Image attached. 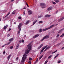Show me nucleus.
<instances>
[{"mask_svg": "<svg viewBox=\"0 0 64 64\" xmlns=\"http://www.w3.org/2000/svg\"><path fill=\"white\" fill-rule=\"evenodd\" d=\"M27 47L28 48V49L26 50L25 51V53L23 55L22 60V62H24L25 60L26 59V58H27V55L26 54H28V53H29V52L31 49V48H32L31 43H30L28 44Z\"/></svg>", "mask_w": 64, "mask_h": 64, "instance_id": "1", "label": "nucleus"}, {"mask_svg": "<svg viewBox=\"0 0 64 64\" xmlns=\"http://www.w3.org/2000/svg\"><path fill=\"white\" fill-rule=\"evenodd\" d=\"M22 24L20 23L19 24L18 26V28L19 29L18 34H20L21 29V27H22Z\"/></svg>", "mask_w": 64, "mask_h": 64, "instance_id": "2", "label": "nucleus"}, {"mask_svg": "<svg viewBox=\"0 0 64 64\" xmlns=\"http://www.w3.org/2000/svg\"><path fill=\"white\" fill-rule=\"evenodd\" d=\"M55 26V25L53 24L50 27H48V28H44L43 30V31H46V30H48V29H51V28H53L54 26Z\"/></svg>", "mask_w": 64, "mask_h": 64, "instance_id": "3", "label": "nucleus"}, {"mask_svg": "<svg viewBox=\"0 0 64 64\" xmlns=\"http://www.w3.org/2000/svg\"><path fill=\"white\" fill-rule=\"evenodd\" d=\"M40 5L42 8H44L46 5L44 3H41L40 4Z\"/></svg>", "mask_w": 64, "mask_h": 64, "instance_id": "4", "label": "nucleus"}, {"mask_svg": "<svg viewBox=\"0 0 64 64\" xmlns=\"http://www.w3.org/2000/svg\"><path fill=\"white\" fill-rule=\"evenodd\" d=\"M49 38V36L48 35H47L43 38L42 40V41H43V40H44V39H45L46 38Z\"/></svg>", "mask_w": 64, "mask_h": 64, "instance_id": "5", "label": "nucleus"}, {"mask_svg": "<svg viewBox=\"0 0 64 64\" xmlns=\"http://www.w3.org/2000/svg\"><path fill=\"white\" fill-rule=\"evenodd\" d=\"M63 19H64V17H62V18L58 19V22H60V21H61L62 20H63Z\"/></svg>", "mask_w": 64, "mask_h": 64, "instance_id": "6", "label": "nucleus"}, {"mask_svg": "<svg viewBox=\"0 0 64 64\" xmlns=\"http://www.w3.org/2000/svg\"><path fill=\"white\" fill-rule=\"evenodd\" d=\"M28 13L29 15H31L32 14V12L31 10H29L28 12Z\"/></svg>", "mask_w": 64, "mask_h": 64, "instance_id": "7", "label": "nucleus"}, {"mask_svg": "<svg viewBox=\"0 0 64 64\" xmlns=\"http://www.w3.org/2000/svg\"><path fill=\"white\" fill-rule=\"evenodd\" d=\"M43 44H41V45L39 46V47L38 48V50L40 49V48H41V47H42L43 46Z\"/></svg>", "mask_w": 64, "mask_h": 64, "instance_id": "8", "label": "nucleus"}, {"mask_svg": "<svg viewBox=\"0 0 64 64\" xmlns=\"http://www.w3.org/2000/svg\"><path fill=\"white\" fill-rule=\"evenodd\" d=\"M64 28H62V29H61L58 32V33H61V32H62L63 30H64Z\"/></svg>", "mask_w": 64, "mask_h": 64, "instance_id": "9", "label": "nucleus"}, {"mask_svg": "<svg viewBox=\"0 0 64 64\" xmlns=\"http://www.w3.org/2000/svg\"><path fill=\"white\" fill-rule=\"evenodd\" d=\"M52 7H50L47 10L49 11L50 10H52Z\"/></svg>", "mask_w": 64, "mask_h": 64, "instance_id": "10", "label": "nucleus"}, {"mask_svg": "<svg viewBox=\"0 0 64 64\" xmlns=\"http://www.w3.org/2000/svg\"><path fill=\"white\" fill-rule=\"evenodd\" d=\"M19 44H18L16 45V49H18L19 48Z\"/></svg>", "mask_w": 64, "mask_h": 64, "instance_id": "11", "label": "nucleus"}, {"mask_svg": "<svg viewBox=\"0 0 64 64\" xmlns=\"http://www.w3.org/2000/svg\"><path fill=\"white\" fill-rule=\"evenodd\" d=\"M39 36V34H36L35 36H34V38H36V37H38Z\"/></svg>", "mask_w": 64, "mask_h": 64, "instance_id": "12", "label": "nucleus"}, {"mask_svg": "<svg viewBox=\"0 0 64 64\" xmlns=\"http://www.w3.org/2000/svg\"><path fill=\"white\" fill-rule=\"evenodd\" d=\"M10 57H11V54H10L8 56V61L9 60V59H10Z\"/></svg>", "mask_w": 64, "mask_h": 64, "instance_id": "13", "label": "nucleus"}, {"mask_svg": "<svg viewBox=\"0 0 64 64\" xmlns=\"http://www.w3.org/2000/svg\"><path fill=\"white\" fill-rule=\"evenodd\" d=\"M50 16H51L50 15L47 14L44 17H50Z\"/></svg>", "mask_w": 64, "mask_h": 64, "instance_id": "14", "label": "nucleus"}, {"mask_svg": "<svg viewBox=\"0 0 64 64\" xmlns=\"http://www.w3.org/2000/svg\"><path fill=\"white\" fill-rule=\"evenodd\" d=\"M10 12H8V14H7L5 16V17H7V16H8L10 14Z\"/></svg>", "mask_w": 64, "mask_h": 64, "instance_id": "15", "label": "nucleus"}, {"mask_svg": "<svg viewBox=\"0 0 64 64\" xmlns=\"http://www.w3.org/2000/svg\"><path fill=\"white\" fill-rule=\"evenodd\" d=\"M8 27V25H6V26H4V29H6Z\"/></svg>", "mask_w": 64, "mask_h": 64, "instance_id": "16", "label": "nucleus"}, {"mask_svg": "<svg viewBox=\"0 0 64 64\" xmlns=\"http://www.w3.org/2000/svg\"><path fill=\"white\" fill-rule=\"evenodd\" d=\"M37 22V20L34 22H33V25H34V24H35V23H36V22Z\"/></svg>", "mask_w": 64, "mask_h": 64, "instance_id": "17", "label": "nucleus"}, {"mask_svg": "<svg viewBox=\"0 0 64 64\" xmlns=\"http://www.w3.org/2000/svg\"><path fill=\"white\" fill-rule=\"evenodd\" d=\"M30 22V20H27L26 23V24H29V23Z\"/></svg>", "mask_w": 64, "mask_h": 64, "instance_id": "18", "label": "nucleus"}, {"mask_svg": "<svg viewBox=\"0 0 64 64\" xmlns=\"http://www.w3.org/2000/svg\"><path fill=\"white\" fill-rule=\"evenodd\" d=\"M13 40V38H12L10 39L9 41H10V42H11Z\"/></svg>", "mask_w": 64, "mask_h": 64, "instance_id": "19", "label": "nucleus"}, {"mask_svg": "<svg viewBox=\"0 0 64 64\" xmlns=\"http://www.w3.org/2000/svg\"><path fill=\"white\" fill-rule=\"evenodd\" d=\"M43 16V15H40L38 16V18H42Z\"/></svg>", "mask_w": 64, "mask_h": 64, "instance_id": "20", "label": "nucleus"}, {"mask_svg": "<svg viewBox=\"0 0 64 64\" xmlns=\"http://www.w3.org/2000/svg\"><path fill=\"white\" fill-rule=\"evenodd\" d=\"M59 54H57L56 55V56L54 57V58H56V57H58V55H59Z\"/></svg>", "mask_w": 64, "mask_h": 64, "instance_id": "21", "label": "nucleus"}, {"mask_svg": "<svg viewBox=\"0 0 64 64\" xmlns=\"http://www.w3.org/2000/svg\"><path fill=\"white\" fill-rule=\"evenodd\" d=\"M47 46H45L43 48L44 50L45 49H46V48H47Z\"/></svg>", "mask_w": 64, "mask_h": 64, "instance_id": "22", "label": "nucleus"}, {"mask_svg": "<svg viewBox=\"0 0 64 64\" xmlns=\"http://www.w3.org/2000/svg\"><path fill=\"white\" fill-rule=\"evenodd\" d=\"M52 57V55H51L48 56V59H50V58H51Z\"/></svg>", "mask_w": 64, "mask_h": 64, "instance_id": "23", "label": "nucleus"}, {"mask_svg": "<svg viewBox=\"0 0 64 64\" xmlns=\"http://www.w3.org/2000/svg\"><path fill=\"white\" fill-rule=\"evenodd\" d=\"M15 13H16V10H15L12 12V14H14Z\"/></svg>", "mask_w": 64, "mask_h": 64, "instance_id": "24", "label": "nucleus"}, {"mask_svg": "<svg viewBox=\"0 0 64 64\" xmlns=\"http://www.w3.org/2000/svg\"><path fill=\"white\" fill-rule=\"evenodd\" d=\"M56 3H58L59 2V0H54Z\"/></svg>", "mask_w": 64, "mask_h": 64, "instance_id": "25", "label": "nucleus"}, {"mask_svg": "<svg viewBox=\"0 0 64 64\" xmlns=\"http://www.w3.org/2000/svg\"><path fill=\"white\" fill-rule=\"evenodd\" d=\"M43 55H42L41 56H40L39 58V59L40 60L42 58V57H43Z\"/></svg>", "mask_w": 64, "mask_h": 64, "instance_id": "26", "label": "nucleus"}, {"mask_svg": "<svg viewBox=\"0 0 64 64\" xmlns=\"http://www.w3.org/2000/svg\"><path fill=\"white\" fill-rule=\"evenodd\" d=\"M57 50H56L54 52H52V54H54V53H56V52H57Z\"/></svg>", "mask_w": 64, "mask_h": 64, "instance_id": "27", "label": "nucleus"}, {"mask_svg": "<svg viewBox=\"0 0 64 64\" xmlns=\"http://www.w3.org/2000/svg\"><path fill=\"white\" fill-rule=\"evenodd\" d=\"M13 46H10V49H13Z\"/></svg>", "mask_w": 64, "mask_h": 64, "instance_id": "28", "label": "nucleus"}, {"mask_svg": "<svg viewBox=\"0 0 64 64\" xmlns=\"http://www.w3.org/2000/svg\"><path fill=\"white\" fill-rule=\"evenodd\" d=\"M42 31H43V30H42V29H40V30L39 32H40V33H41V32H42Z\"/></svg>", "mask_w": 64, "mask_h": 64, "instance_id": "29", "label": "nucleus"}, {"mask_svg": "<svg viewBox=\"0 0 64 64\" xmlns=\"http://www.w3.org/2000/svg\"><path fill=\"white\" fill-rule=\"evenodd\" d=\"M64 36V35L63 34L62 35H61L60 36V37H63V36Z\"/></svg>", "mask_w": 64, "mask_h": 64, "instance_id": "30", "label": "nucleus"}, {"mask_svg": "<svg viewBox=\"0 0 64 64\" xmlns=\"http://www.w3.org/2000/svg\"><path fill=\"white\" fill-rule=\"evenodd\" d=\"M43 22L42 21H40L38 22L39 24H40V23H42Z\"/></svg>", "mask_w": 64, "mask_h": 64, "instance_id": "31", "label": "nucleus"}, {"mask_svg": "<svg viewBox=\"0 0 64 64\" xmlns=\"http://www.w3.org/2000/svg\"><path fill=\"white\" fill-rule=\"evenodd\" d=\"M44 49L43 48L42 49V50H41L40 51V52H41V53H42V52H43V51H44Z\"/></svg>", "mask_w": 64, "mask_h": 64, "instance_id": "32", "label": "nucleus"}, {"mask_svg": "<svg viewBox=\"0 0 64 64\" xmlns=\"http://www.w3.org/2000/svg\"><path fill=\"white\" fill-rule=\"evenodd\" d=\"M10 34H8L7 36V37H9V36H10Z\"/></svg>", "mask_w": 64, "mask_h": 64, "instance_id": "33", "label": "nucleus"}, {"mask_svg": "<svg viewBox=\"0 0 64 64\" xmlns=\"http://www.w3.org/2000/svg\"><path fill=\"white\" fill-rule=\"evenodd\" d=\"M29 60H32V58H29Z\"/></svg>", "mask_w": 64, "mask_h": 64, "instance_id": "34", "label": "nucleus"}, {"mask_svg": "<svg viewBox=\"0 0 64 64\" xmlns=\"http://www.w3.org/2000/svg\"><path fill=\"white\" fill-rule=\"evenodd\" d=\"M18 18L19 19H21V17L20 16H19L18 17Z\"/></svg>", "mask_w": 64, "mask_h": 64, "instance_id": "35", "label": "nucleus"}, {"mask_svg": "<svg viewBox=\"0 0 64 64\" xmlns=\"http://www.w3.org/2000/svg\"><path fill=\"white\" fill-rule=\"evenodd\" d=\"M52 3L53 4H54V5H55V4H56V2H52Z\"/></svg>", "mask_w": 64, "mask_h": 64, "instance_id": "36", "label": "nucleus"}, {"mask_svg": "<svg viewBox=\"0 0 64 64\" xmlns=\"http://www.w3.org/2000/svg\"><path fill=\"white\" fill-rule=\"evenodd\" d=\"M22 43H24V40H22Z\"/></svg>", "mask_w": 64, "mask_h": 64, "instance_id": "37", "label": "nucleus"}, {"mask_svg": "<svg viewBox=\"0 0 64 64\" xmlns=\"http://www.w3.org/2000/svg\"><path fill=\"white\" fill-rule=\"evenodd\" d=\"M50 48V46H48L47 47V49H49Z\"/></svg>", "mask_w": 64, "mask_h": 64, "instance_id": "38", "label": "nucleus"}, {"mask_svg": "<svg viewBox=\"0 0 64 64\" xmlns=\"http://www.w3.org/2000/svg\"><path fill=\"white\" fill-rule=\"evenodd\" d=\"M26 5L28 7H29V6L28 5V4H27V2L26 3Z\"/></svg>", "mask_w": 64, "mask_h": 64, "instance_id": "39", "label": "nucleus"}, {"mask_svg": "<svg viewBox=\"0 0 64 64\" xmlns=\"http://www.w3.org/2000/svg\"><path fill=\"white\" fill-rule=\"evenodd\" d=\"M48 49H47V48H46L44 50V52H45L47 50H48Z\"/></svg>", "mask_w": 64, "mask_h": 64, "instance_id": "40", "label": "nucleus"}, {"mask_svg": "<svg viewBox=\"0 0 64 64\" xmlns=\"http://www.w3.org/2000/svg\"><path fill=\"white\" fill-rule=\"evenodd\" d=\"M6 44H5L4 45V46H2V47H4L6 46Z\"/></svg>", "mask_w": 64, "mask_h": 64, "instance_id": "41", "label": "nucleus"}, {"mask_svg": "<svg viewBox=\"0 0 64 64\" xmlns=\"http://www.w3.org/2000/svg\"><path fill=\"white\" fill-rule=\"evenodd\" d=\"M28 63H30V64H31V62L30 61L28 62Z\"/></svg>", "mask_w": 64, "mask_h": 64, "instance_id": "42", "label": "nucleus"}, {"mask_svg": "<svg viewBox=\"0 0 64 64\" xmlns=\"http://www.w3.org/2000/svg\"><path fill=\"white\" fill-rule=\"evenodd\" d=\"M19 58H18V57H17L16 58V60H18V59Z\"/></svg>", "mask_w": 64, "mask_h": 64, "instance_id": "43", "label": "nucleus"}, {"mask_svg": "<svg viewBox=\"0 0 64 64\" xmlns=\"http://www.w3.org/2000/svg\"><path fill=\"white\" fill-rule=\"evenodd\" d=\"M59 36V34H58L57 36H56L57 37H58Z\"/></svg>", "mask_w": 64, "mask_h": 64, "instance_id": "44", "label": "nucleus"}, {"mask_svg": "<svg viewBox=\"0 0 64 64\" xmlns=\"http://www.w3.org/2000/svg\"><path fill=\"white\" fill-rule=\"evenodd\" d=\"M10 42H8L7 44V45H8L9 44H10Z\"/></svg>", "mask_w": 64, "mask_h": 64, "instance_id": "45", "label": "nucleus"}, {"mask_svg": "<svg viewBox=\"0 0 64 64\" xmlns=\"http://www.w3.org/2000/svg\"><path fill=\"white\" fill-rule=\"evenodd\" d=\"M5 51H4L3 52V54H4L5 53Z\"/></svg>", "mask_w": 64, "mask_h": 64, "instance_id": "46", "label": "nucleus"}, {"mask_svg": "<svg viewBox=\"0 0 64 64\" xmlns=\"http://www.w3.org/2000/svg\"><path fill=\"white\" fill-rule=\"evenodd\" d=\"M20 43H22V40H21L19 41Z\"/></svg>", "mask_w": 64, "mask_h": 64, "instance_id": "47", "label": "nucleus"}, {"mask_svg": "<svg viewBox=\"0 0 64 64\" xmlns=\"http://www.w3.org/2000/svg\"><path fill=\"white\" fill-rule=\"evenodd\" d=\"M61 62V61H59L58 62V63H60Z\"/></svg>", "mask_w": 64, "mask_h": 64, "instance_id": "48", "label": "nucleus"}, {"mask_svg": "<svg viewBox=\"0 0 64 64\" xmlns=\"http://www.w3.org/2000/svg\"><path fill=\"white\" fill-rule=\"evenodd\" d=\"M56 13H58V10H57L56 11Z\"/></svg>", "mask_w": 64, "mask_h": 64, "instance_id": "49", "label": "nucleus"}, {"mask_svg": "<svg viewBox=\"0 0 64 64\" xmlns=\"http://www.w3.org/2000/svg\"><path fill=\"white\" fill-rule=\"evenodd\" d=\"M11 30V28H9L8 30V31H10V30Z\"/></svg>", "mask_w": 64, "mask_h": 64, "instance_id": "50", "label": "nucleus"}, {"mask_svg": "<svg viewBox=\"0 0 64 64\" xmlns=\"http://www.w3.org/2000/svg\"><path fill=\"white\" fill-rule=\"evenodd\" d=\"M36 3H35V4H36L37 3V1H36Z\"/></svg>", "mask_w": 64, "mask_h": 64, "instance_id": "51", "label": "nucleus"}, {"mask_svg": "<svg viewBox=\"0 0 64 64\" xmlns=\"http://www.w3.org/2000/svg\"><path fill=\"white\" fill-rule=\"evenodd\" d=\"M26 37V35H24V38H25Z\"/></svg>", "mask_w": 64, "mask_h": 64, "instance_id": "52", "label": "nucleus"}, {"mask_svg": "<svg viewBox=\"0 0 64 64\" xmlns=\"http://www.w3.org/2000/svg\"><path fill=\"white\" fill-rule=\"evenodd\" d=\"M64 46L63 47H62V49H64Z\"/></svg>", "mask_w": 64, "mask_h": 64, "instance_id": "53", "label": "nucleus"}, {"mask_svg": "<svg viewBox=\"0 0 64 64\" xmlns=\"http://www.w3.org/2000/svg\"><path fill=\"white\" fill-rule=\"evenodd\" d=\"M14 1V0H11V1Z\"/></svg>", "mask_w": 64, "mask_h": 64, "instance_id": "54", "label": "nucleus"}, {"mask_svg": "<svg viewBox=\"0 0 64 64\" xmlns=\"http://www.w3.org/2000/svg\"><path fill=\"white\" fill-rule=\"evenodd\" d=\"M46 63H47V62H45V63H44V64H46Z\"/></svg>", "mask_w": 64, "mask_h": 64, "instance_id": "55", "label": "nucleus"}, {"mask_svg": "<svg viewBox=\"0 0 64 64\" xmlns=\"http://www.w3.org/2000/svg\"><path fill=\"white\" fill-rule=\"evenodd\" d=\"M46 63H47V62H45V63H44V64H46Z\"/></svg>", "mask_w": 64, "mask_h": 64, "instance_id": "56", "label": "nucleus"}, {"mask_svg": "<svg viewBox=\"0 0 64 64\" xmlns=\"http://www.w3.org/2000/svg\"><path fill=\"white\" fill-rule=\"evenodd\" d=\"M46 63H47V62H48V61H47V60H46Z\"/></svg>", "mask_w": 64, "mask_h": 64, "instance_id": "57", "label": "nucleus"}, {"mask_svg": "<svg viewBox=\"0 0 64 64\" xmlns=\"http://www.w3.org/2000/svg\"><path fill=\"white\" fill-rule=\"evenodd\" d=\"M24 9H26V8H25V7L24 8Z\"/></svg>", "mask_w": 64, "mask_h": 64, "instance_id": "58", "label": "nucleus"}, {"mask_svg": "<svg viewBox=\"0 0 64 64\" xmlns=\"http://www.w3.org/2000/svg\"><path fill=\"white\" fill-rule=\"evenodd\" d=\"M25 14V12H24V14Z\"/></svg>", "mask_w": 64, "mask_h": 64, "instance_id": "59", "label": "nucleus"}, {"mask_svg": "<svg viewBox=\"0 0 64 64\" xmlns=\"http://www.w3.org/2000/svg\"><path fill=\"white\" fill-rule=\"evenodd\" d=\"M14 24H16V22H14Z\"/></svg>", "mask_w": 64, "mask_h": 64, "instance_id": "60", "label": "nucleus"}, {"mask_svg": "<svg viewBox=\"0 0 64 64\" xmlns=\"http://www.w3.org/2000/svg\"><path fill=\"white\" fill-rule=\"evenodd\" d=\"M10 64H12V63H11Z\"/></svg>", "mask_w": 64, "mask_h": 64, "instance_id": "61", "label": "nucleus"}, {"mask_svg": "<svg viewBox=\"0 0 64 64\" xmlns=\"http://www.w3.org/2000/svg\"><path fill=\"white\" fill-rule=\"evenodd\" d=\"M1 19L0 18V21H1Z\"/></svg>", "mask_w": 64, "mask_h": 64, "instance_id": "62", "label": "nucleus"}, {"mask_svg": "<svg viewBox=\"0 0 64 64\" xmlns=\"http://www.w3.org/2000/svg\"><path fill=\"white\" fill-rule=\"evenodd\" d=\"M37 61H38V60H36V62H37Z\"/></svg>", "mask_w": 64, "mask_h": 64, "instance_id": "63", "label": "nucleus"}, {"mask_svg": "<svg viewBox=\"0 0 64 64\" xmlns=\"http://www.w3.org/2000/svg\"><path fill=\"white\" fill-rule=\"evenodd\" d=\"M51 38H52V37H51Z\"/></svg>", "mask_w": 64, "mask_h": 64, "instance_id": "64", "label": "nucleus"}]
</instances>
